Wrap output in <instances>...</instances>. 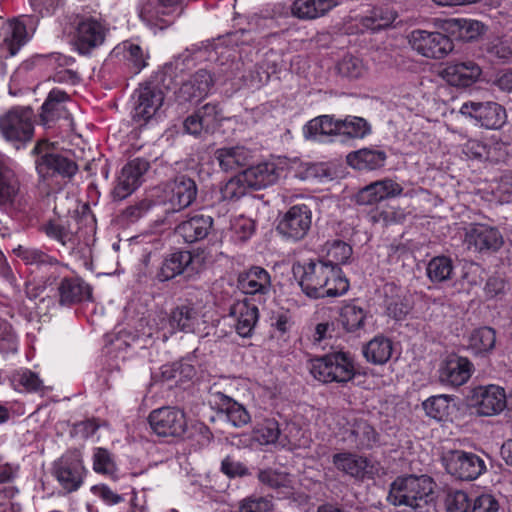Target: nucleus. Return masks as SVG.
<instances>
[{
  "label": "nucleus",
  "mask_w": 512,
  "mask_h": 512,
  "mask_svg": "<svg viewBox=\"0 0 512 512\" xmlns=\"http://www.w3.org/2000/svg\"><path fill=\"white\" fill-rule=\"evenodd\" d=\"M292 272L301 290L309 298H334L345 294L349 289V281L343 275L342 269L322 259L294 263Z\"/></svg>",
  "instance_id": "f257e3e1"
},
{
  "label": "nucleus",
  "mask_w": 512,
  "mask_h": 512,
  "mask_svg": "<svg viewBox=\"0 0 512 512\" xmlns=\"http://www.w3.org/2000/svg\"><path fill=\"white\" fill-rule=\"evenodd\" d=\"M434 486L433 479L427 475L398 476L390 484L387 501L393 506L424 512L434 500Z\"/></svg>",
  "instance_id": "f03ea898"
},
{
  "label": "nucleus",
  "mask_w": 512,
  "mask_h": 512,
  "mask_svg": "<svg viewBox=\"0 0 512 512\" xmlns=\"http://www.w3.org/2000/svg\"><path fill=\"white\" fill-rule=\"evenodd\" d=\"M310 372L323 383L345 384L354 379L356 368L351 353L334 351L313 359Z\"/></svg>",
  "instance_id": "7ed1b4c3"
},
{
  "label": "nucleus",
  "mask_w": 512,
  "mask_h": 512,
  "mask_svg": "<svg viewBox=\"0 0 512 512\" xmlns=\"http://www.w3.org/2000/svg\"><path fill=\"white\" fill-rule=\"evenodd\" d=\"M108 28L99 19L92 16L76 15L69 25L68 34L74 49L88 56L100 47L107 36Z\"/></svg>",
  "instance_id": "20e7f679"
},
{
  "label": "nucleus",
  "mask_w": 512,
  "mask_h": 512,
  "mask_svg": "<svg viewBox=\"0 0 512 512\" xmlns=\"http://www.w3.org/2000/svg\"><path fill=\"white\" fill-rule=\"evenodd\" d=\"M32 153L36 155V171L43 181L58 176L71 179L78 171V165L74 160L53 151L47 141H39Z\"/></svg>",
  "instance_id": "39448f33"
},
{
  "label": "nucleus",
  "mask_w": 512,
  "mask_h": 512,
  "mask_svg": "<svg viewBox=\"0 0 512 512\" xmlns=\"http://www.w3.org/2000/svg\"><path fill=\"white\" fill-rule=\"evenodd\" d=\"M52 474L59 485L67 493L77 491L83 484L87 474L80 450H67L52 465Z\"/></svg>",
  "instance_id": "423d86ee"
},
{
  "label": "nucleus",
  "mask_w": 512,
  "mask_h": 512,
  "mask_svg": "<svg viewBox=\"0 0 512 512\" xmlns=\"http://www.w3.org/2000/svg\"><path fill=\"white\" fill-rule=\"evenodd\" d=\"M201 273L198 259L187 250H177L166 255L156 273V279L166 282L181 276L185 281H196Z\"/></svg>",
  "instance_id": "0eeeda50"
},
{
  "label": "nucleus",
  "mask_w": 512,
  "mask_h": 512,
  "mask_svg": "<svg viewBox=\"0 0 512 512\" xmlns=\"http://www.w3.org/2000/svg\"><path fill=\"white\" fill-rule=\"evenodd\" d=\"M133 98V121L137 123H147L150 119L158 115L164 104L165 94L158 83L144 82L135 90Z\"/></svg>",
  "instance_id": "6e6552de"
},
{
  "label": "nucleus",
  "mask_w": 512,
  "mask_h": 512,
  "mask_svg": "<svg viewBox=\"0 0 512 512\" xmlns=\"http://www.w3.org/2000/svg\"><path fill=\"white\" fill-rule=\"evenodd\" d=\"M152 431L159 437L183 439L187 432V420L183 410L176 407H161L148 416Z\"/></svg>",
  "instance_id": "1a4fd4ad"
},
{
  "label": "nucleus",
  "mask_w": 512,
  "mask_h": 512,
  "mask_svg": "<svg viewBox=\"0 0 512 512\" xmlns=\"http://www.w3.org/2000/svg\"><path fill=\"white\" fill-rule=\"evenodd\" d=\"M215 83L210 71L199 69L184 81L175 92V104L180 112L205 98Z\"/></svg>",
  "instance_id": "9d476101"
},
{
  "label": "nucleus",
  "mask_w": 512,
  "mask_h": 512,
  "mask_svg": "<svg viewBox=\"0 0 512 512\" xmlns=\"http://www.w3.org/2000/svg\"><path fill=\"white\" fill-rule=\"evenodd\" d=\"M215 83L210 71L199 69L184 81L175 92V104L180 112L205 98Z\"/></svg>",
  "instance_id": "9b49d317"
},
{
  "label": "nucleus",
  "mask_w": 512,
  "mask_h": 512,
  "mask_svg": "<svg viewBox=\"0 0 512 512\" xmlns=\"http://www.w3.org/2000/svg\"><path fill=\"white\" fill-rule=\"evenodd\" d=\"M442 461L446 471L460 480H475L486 470L485 462L480 456L463 450L445 452Z\"/></svg>",
  "instance_id": "f8f14e48"
},
{
  "label": "nucleus",
  "mask_w": 512,
  "mask_h": 512,
  "mask_svg": "<svg viewBox=\"0 0 512 512\" xmlns=\"http://www.w3.org/2000/svg\"><path fill=\"white\" fill-rule=\"evenodd\" d=\"M464 244L469 250L490 255L504 244V239L496 227L483 223H470L464 228Z\"/></svg>",
  "instance_id": "ddd939ff"
},
{
  "label": "nucleus",
  "mask_w": 512,
  "mask_h": 512,
  "mask_svg": "<svg viewBox=\"0 0 512 512\" xmlns=\"http://www.w3.org/2000/svg\"><path fill=\"white\" fill-rule=\"evenodd\" d=\"M312 224V211L306 204H296L288 209L279 220L277 231L286 239L302 240Z\"/></svg>",
  "instance_id": "4468645a"
},
{
  "label": "nucleus",
  "mask_w": 512,
  "mask_h": 512,
  "mask_svg": "<svg viewBox=\"0 0 512 512\" xmlns=\"http://www.w3.org/2000/svg\"><path fill=\"white\" fill-rule=\"evenodd\" d=\"M409 42L412 48L424 57L442 59L453 50L452 40L441 32L414 30Z\"/></svg>",
  "instance_id": "2eb2a0df"
},
{
  "label": "nucleus",
  "mask_w": 512,
  "mask_h": 512,
  "mask_svg": "<svg viewBox=\"0 0 512 512\" xmlns=\"http://www.w3.org/2000/svg\"><path fill=\"white\" fill-rule=\"evenodd\" d=\"M183 0H148L140 9L139 16L148 26L164 29L180 14Z\"/></svg>",
  "instance_id": "dca6fc26"
},
{
  "label": "nucleus",
  "mask_w": 512,
  "mask_h": 512,
  "mask_svg": "<svg viewBox=\"0 0 512 512\" xmlns=\"http://www.w3.org/2000/svg\"><path fill=\"white\" fill-rule=\"evenodd\" d=\"M462 115L475 119L486 129H500L506 122L505 109L496 102L469 101L460 108Z\"/></svg>",
  "instance_id": "f3484780"
},
{
  "label": "nucleus",
  "mask_w": 512,
  "mask_h": 512,
  "mask_svg": "<svg viewBox=\"0 0 512 512\" xmlns=\"http://www.w3.org/2000/svg\"><path fill=\"white\" fill-rule=\"evenodd\" d=\"M0 132L11 142L30 141L34 127L30 110H12L0 118Z\"/></svg>",
  "instance_id": "a211bd4d"
},
{
  "label": "nucleus",
  "mask_w": 512,
  "mask_h": 512,
  "mask_svg": "<svg viewBox=\"0 0 512 512\" xmlns=\"http://www.w3.org/2000/svg\"><path fill=\"white\" fill-rule=\"evenodd\" d=\"M149 168L150 163L143 158H135L125 164L114 188V196L124 199L130 195L142 184L144 175Z\"/></svg>",
  "instance_id": "6ab92c4d"
},
{
  "label": "nucleus",
  "mask_w": 512,
  "mask_h": 512,
  "mask_svg": "<svg viewBox=\"0 0 512 512\" xmlns=\"http://www.w3.org/2000/svg\"><path fill=\"white\" fill-rule=\"evenodd\" d=\"M473 405L477 412L483 416H492L500 413L506 406V394L502 387L497 385L479 386L473 389Z\"/></svg>",
  "instance_id": "aec40b11"
},
{
  "label": "nucleus",
  "mask_w": 512,
  "mask_h": 512,
  "mask_svg": "<svg viewBox=\"0 0 512 512\" xmlns=\"http://www.w3.org/2000/svg\"><path fill=\"white\" fill-rule=\"evenodd\" d=\"M214 219L202 212L190 214L175 227V234L187 244H194L208 237L213 229Z\"/></svg>",
  "instance_id": "412c9836"
},
{
  "label": "nucleus",
  "mask_w": 512,
  "mask_h": 512,
  "mask_svg": "<svg viewBox=\"0 0 512 512\" xmlns=\"http://www.w3.org/2000/svg\"><path fill=\"white\" fill-rule=\"evenodd\" d=\"M167 200L171 206V212L181 211L195 201L198 189L195 181L187 175L176 176L167 185Z\"/></svg>",
  "instance_id": "4be33fe9"
},
{
  "label": "nucleus",
  "mask_w": 512,
  "mask_h": 512,
  "mask_svg": "<svg viewBox=\"0 0 512 512\" xmlns=\"http://www.w3.org/2000/svg\"><path fill=\"white\" fill-rule=\"evenodd\" d=\"M229 316L234 319V328L240 337H252L259 319V309L255 304L247 298L239 300L230 306Z\"/></svg>",
  "instance_id": "5701e85b"
},
{
  "label": "nucleus",
  "mask_w": 512,
  "mask_h": 512,
  "mask_svg": "<svg viewBox=\"0 0 512 512\" xmlns=\"http://www.w3.org/2000/svg\"><path fill=\"white\" fill-rule=\"evenodd\" d=\"M237 286L246 295L265 296L272 289L271 276L263 267L252 266L238 275Z\"/></svg>",
  "instance_id": "b1692460"
},
{
  "label": "nucleus",
  "mask_w": 512,
  "mask_h": 512,
  "mask_svg": "<svg viewBox=\"0 0 512 512\" xmlns=\"http://www.w3.org/2000/svg\"><path fill=\"white\" fill-rule=\"evenodd\" d=\"M71 100L70 95L65 91L54 88L41 106L39 122L44 127H52L60 118H66L68 111L66 103Z\"/></svg>",
  "instance_id": "393cba45"
},
{
  "label": "nucleus",
  "mask_w": 512,
  "mask_h": 512,
  "mask_svg": "<svg viewBox=\"0 0 512 512\" xmlns=\"http://www.w3.org/2000/svg\"><path fill=\"white\" fill-rule=\"evenodd\" d=\"M57 295L61 306H72L90 300L92 288L80 277H64L58 284Z\"/></svg>",
  "instance_id": "a878e982"
},
{
  "label": "nucleus",
  "mask_w": 512,
  "mask_h": 512,
  "mask_svg": "<svg viewBox=\"0 0 512 512\" xmlns=\"http://www.w3.org/2000/svg\"><path fill=\"white\" fill-rule=\"evenodd\" d=\"M473 364L465 357H449L439 369V381L444 385L458 387L471 377Z\"/></svg>",
  "instance_id": "bb28decb"
},
{
  "label": "nucleus",
  "mask_w": 512,
  "mask_h": 512,
  "mask_svg": "<svg viewBox=\"0 0 512 512\" xmlns=\"http://www.w3.org/2000/svg\"><path fill=\"white\" fill-rule=\"evenodd\" d=\"M402 186L390 178H385L370 183L357 194V202L360 205H372L382 200L401 195Z\"/></svg>",
  "instance_id": "cd10ccee"
},
{
  "label": "nucleus",
  "mask_w": 512,
  "mask_h": 512,
  "mask_svg": "<svg viewBox=\"0 0 512 512\" xmlns=\"http://www.w3.org/2000/svg\"><path fill=\"white\" fill-rule=\"evenodd\" d=\"M481 67L472 60L449 63L442 72V77L452 86L469 87L480 78Z\"/></svg>",
  "instance_id": "c85d7f7f"
},
{
  "label": "nucleus",
  "mask_w": 512,
  "mask_h": 512,
  "mask_svg": "<svg viewBox=\"0 0 512 512\" xmlns=\"http://www.w3.org/2000/svg\"><path fill=\"white\" fill-rule=\"evenodd\" d=\"M42 229L49 238L66 247L71 254H81L80 257H85L83 251H89L86 245L80 246L77 234L63 221L50 220L43 225Z\"/></svg>",
  "instance_id": "c756f323"
},
{
  "label": "nucleus",
  "mask_w": 512,
  "mask_h": 512,
  "mask_svg": "<svg viewBox=\"0 0 512 512\" xmlns=\"http://www.w3.org/2000/svg\"><path fill=\"white\" fill-rule=\"evenodd\" d=\"M280 172L281 169L275 163L264 162L246 168L241 174L249 188L259 190L274 184L278 180Z\"/></svg>",
  "instance_id": "7c9ffc66"
},
{
  "label": "nucleus",
  "mask_w": 512,
  "mask_h": 512,
  "mask_svg": "<svg viewBox=\"0 0 512 512\" xmlns=\"http://www.w3.org/2000/svg\"><path fill=\"white\" fill-rule=\"evenodd\" d=\"M212 402L220 413L225 414L228 422L236 428H241L251 421L247 409L222 392L213 393Z\"/></svg>",
  "instance_id": "2f4dec72"
},
{
  "label": "nucleus",
  "mask_w": 512,
  "mask_h": 512,
  "mask_svg": "<svg viewBox=\"0 0 512 512\" xmlns=\"http://www.w3.org/2000/svg\"><path fill=\"white\" fill-rule=\"evenodd\" d=\"M332 462L337 470L356 479H364L372 475V466L366 457L342 452L334 454Z\"/></svg>",
  "instance_id": "473e14b6"
},
{
  "label": "nucleus",
  "mask_w": 512,
  "mask_h": 512,
  "mask_svg": "<svg viewBox=\"0 0 512 512\" xmlns=\"http://www.w3.org/2000/svg\"><path fill=\"white\" fill-rule=\"evenodd\" d=\"M251 158V151L244 146L223 147L215 151V159L224 172H235L248 166Z\"/></svg>",
  "instance_id": "72a5a7b5"
},
{
  "label": "nucleus",
  "mask_w": 512,
  "mask_h": 512,
  "mask_svg": "<svg viewBox=\"0 0 512 512\" xmlns=\"http://www.w3.org/2000/svg\"><path fill=\"white\" fill-rule=\"evenodd\" d=\"M340 119L332 115H321L308 121L303 127L304 137L308 140L325 141L332 136H339Z\"/></svg>",
  "instance_id": "f704fd0d"
},
{
  "label": "nucleus",
  "mask_w": 512,
  "mask_h": 512,
  "mask_svg": "<svg viewBox=\"0 0 512 512\" xmlns=\"http://www.w3.org/2000/svg\"><path fill=\"white\" fill-rule=\"evenodd\" d=\"M20 197V181L15 172L0 165V208H12Z\"/></svg>",
  "instance_id": "c9c22d12"
},
{
  "label": "nucleus",
  "mask_w": 512,
  "mask_h": 512,
  "mask_svg": "<svg viewBox=\"0 0 512 512\" xmlns=\"http://www.w3.org/2000/svg\"><path fill=\"white\" fill-rule=\"evenodd\" d=\"M199 310L191 303L175 307L169 317L171 328L185 333H193L199 325Z\"/></svg>",
  "instance_id": "e433bc0d"
},
{
  "label": "nucleus",
  "mask_w": 512,
  "mask_h": 512,
  "mask_svg": "<svg viewBox=\"0 0 512 512\" xmlns=\"http://www.w3.org/2000/svg\"><path fill=\"white\" fill-rule=\"evenodd\" d=\"M386 152L379 149L363 148L347 155V163L358 170H375L384 166Z\"/></svg>",
  "instance_id": "4c0bfd02"
},
{
  "label": "nucleus",
  "mask_w": 512,
  "mask_h": 512,
  "mask_svg": "<svg viewBox=\"0 0 512 512\" xmlns=\"http://www.w3.org/2000/svg\"><path fill=\"white\" fill-rule=\"evenodd\" d=\"M347 440L358 449H371L379 442V434L366 420H355L347 430Z\"/></svg>",
  "instance_id": "58836bf2"
},
{
  "label": "nucleus",
  "mask_w": 512,
  "mask_h": 512,
  "mask_svg": "<svg viewBox=\"0 0 512 512\" xmlns=\"http://www.w3.org/2000/svg\"><path fill=\"white\" fill-rule=\"evenodd\" d=\"M362 351L369 363L383 365L392 356L393 342L383 335H378L365 344Z\"/></svg>",
  "instance_id": "ea45409f"
},
{
  "label": "nucleus",
  "mask_w": 512,
  "mask_h": 512,
  "mask_svg": "<svg viewBox=\"0 0 512 512\" xmlns=\"http://www.w3.org/2000/svg\"><path fill=\"white\" fill-rule=\"evenodd\" d=\"M496 344L495 329L483 326L474 329L468 337V349L475 355L486 356L490 354Z\"/></svg>",
  "instance_id": "a19ab883"
},
{
  "label": "nucleus",
  "mask_w": 512,
  "mask_h": 512,
  "mask_svg": "<svg viewBox=\"0 0 512 512\" xmlns=\"http://www.w3.org/2000/svg\"><path fill=\"white\" fill-rule=\"evenodd\" d=\"M335 5V0H295L292 14L299 19H315L326 14Z\"/></svg>",
  "instance_id": "79ce46f5"
},
{
  "label": "nucleus",
  "mask_w": 512,
  "mask_h": 512,
  "mask_svg": "<svg viewBox=\"0 0 512 512\" xmlns=\"http://www.w3.org/2000/svg\"><path fill=\"white\" fill-rule=\"evenodd\" d=\"M195 375L194 365L185 360L165 364L160 368L161 380L172 381L176 385L192 380Z\"/></svg>",
  "instance_id": "37998d69"
},
{
  "label": "nucleus",
  "mask_w": 512,
  "mask_h": 512,
  "mask_svg": "<svg viewBox=\"0 0 512 512\" xmlns=\"http://www.w3.org/2000/svg\"><path fill=\"white\" fill-rule=\"evenodd\" d=\"M396 17V12L389 7H374L368 15L361 19V23L363 27L376 32L390 27Z\"/></svg>",
  "instance_id": "c03bdc74"
},
{
  "label": "nucleus",
  "mask_w": 512,
  "mask_h": 512,
  "mask_svg": "<svg viewBox=\"0 0 512 512\" xmlns=\"http://www.w3.org/2000/svg\"><path fill=\"white\" fill-rule=\"evenodd\" d=\"M13 252L26 265H34L38 268H41L44 266H52L59 264L56 258L34 247L19 245L18 247L13 249Z\"/></svg>",
  "instance_id": "a18cd8bd"
},
{
  "label": "nucleus",
  "mask_w": 512,
  "mask_h": 512,
  "mask_svg": "<svg viewBox=\"0 0 512 512\" xmlns=\"http://www.w3.org/2000/svg\"><path fill=\"white\" fill-rule=\"evenodd\" d=\"M453 270V261L447 256L433 257L426 268L427 276L433 283H442L450 280Z\"/></svg>",
  "instance_id": "49530a36"
},
{
  "label": "nucleus",
  "mask_w": 512,
  "mask_h": 512,
  "mask_svg": "<svg viewBox=\"0 0 512 512\" xmlns=\"http://www.w3.org/2000/svg\"><path fill=\"white\" fill-rule=\"evenodd\" d=\"M371 133V125L362 117L348 115L340 119L339 136L349 139H361Z\"/></svg>",
  "instance_id": "de8ad7c7"
},
{
  "label": "nucleus",
  "mask_w": 512,
  "mask_h": 512,
  "mask_svg": "<svg viewBox=\"0 0 512 512\" xmlns=\"http://www.w3.org/2000/svg\"><path fill=\"white\" fill-rule=\"evenodd\" d=\"M10 383L12 387L19 392H38L43 388V383L39 376L28 369L12 373Z\"/></svg>",
  "instance_id": "09e8293b"
},
{
  "label": "nucleus",
  "mask_w": 512,
  "mask_h": 512,
  "mask_svg": "<svg viewBox=\"0 0 512 512\" xmlns=\"http://www.w3.org/2000/svg\"><path fill=\"white\" fill-rule=\"evenodd\" d=\"M254 438L261 445L274 444L277 441L284 444L285 439H281L279 423L275 419H264L258 423L254 430Z\"/></svg>",
  "instance_id": "8fccbe9b"
},
{
  "label": "nucleus",
  "mask_w": 512,
  "mask_h": 512,
  "mask_svg": "<svg viewBox=\"0 0 512 512\" xmlns=\"http://www.w3.org/2000/svg\"><path fill=\"white\" fill-rule=\"evenodd\" d=\"M326 256L324 262L340 267L346 264L352 256V247L344 241L333 240L325 244Z\"/></svg>",
  "instance_id": "3c124183"
},
{
  "label": "nucleus",
  "mask_w": 512,
  "mask_h": 512,
  "mask_svg": "<svg viewBox=\"0 0 512 512\" xmlns=\"http://www.w3.org/2000/svg\"><path fill=\"white\" fill-rule=\"evenodd\" d=\"M258 479L262 484L271 489L283 490V494H288L289 490L292 488V481L288 473L271 468L260 470Z\"/></svg>",
  "instance_id": "603ef678"
},
{
  "label": "nucleus",
  "mask_w": 512,
  "mask_h": 512,
  "mask_svg": "<svg viewBox=\"0 0 512 512\" xmlns=\"http://www.w3.org/2000/svg\"><path fill=\"white\" fill-rule=\"evenodd\" d=\"M366 315L362 308L346 305L340 313V322L347 332H355L364 327Z\"/></svg>",
  "instance_id": "864d4df0"
},
{
  "label": "nucleus",
  "mask_w": 512,
  "mask_h": 512,
  "mask_svg": "<svg viewBox=\"0 0 512 512\" xmlns=\"http://www.w3.org/2000/svg\"><path fill=\"white\" fill-rule=\"evenodd\" d=\"M93 470L98 474L114 475L117 471V466L113 454L106 448H95L93 453Z\"/></svg>",
  "instance_id": "5fc2aeb1"
},
{
  "label": "nucleus",
  "mask_w": 512,
  "mask_h": 512,
  "mask_svg": "<svg viewBox=\"0 0 512 512\" xmlns=\"http://www.w3.org/2000/svg\"><path fill=\"white\" fill-rule=\"evenodd\" d=\"M484 50L493 59L507 61L512 58V38H493L485 44Z\"/></svg>",
  "instance_id": "6e6d98bb"
},
{
  "label": "nucleus",
  "mask_w": 512,
  "mask_h": 512,
  "mask_svg": "<svg viewBox=\"0 0 512 512\" xmlns=\"http://www.w3.org/2000/svg\"><path fill=\"white\" fill-rule=\"evenodd\" d=\"M450 400L448 395L431 396L423 402L422 406L429 417L441 421L448 416Z\"/></svg>",
  "instance_id": "4d7b16f0"
},
{
  "label": "nucleus",
  "mask_w": 512,
  "mask_h": 512,
  "mask_svg": "<svg viewBox=\"0 0 512 512\" xmlns=\"http://www.w3.org/2000/svg\"><path fill=\"white\" fill-rule=\"evenodd\" d=\"M26 27L21 22H12L7 27L4 39L5 45L11 56H14L25 43Z\"/></svg>",
  "instance_id": "13d9d810"
},
{
  "label": "nucleus",
  "mask_w": 512,
  "mask_h": 512,
  "mask_svg": "<svg viewBox=\"0 0 512 512\" xmlns=\"http://www.w3.org/2000/svg\"><path fill=\"white\" fill-rule=\"evenodd\" d=\"M337 70L344 77L357 79L364 75L366 68L358 57L345 55L337 64Z\"/></svg>",
  "instance_id": "bf43d9fd"
},
{
  "label": "nucleus",
  "mask_w": 512,
  "mask_h": 512,
  "mask_svg": "<svg viewBox=\"0 0 512 512\" xmlns=\"http://www.w3.org/2000/svg\"><path fill=\"white\" fill-rule=\"evenodd\" d=\"M248 185L242 179V174L231 178L221 189V196L223 200L236 201L247 193Z\"/></svg>",
  "instance_id": "052dcab7"
},
{
  "label": "nucleus",
  "mask_w": 512,
  "mask_h": 512,
  "mask_svg": "<svg viewBox=\"0 0 512 512\" xmlns=\"http://www.w3.org/2000/svg\"><path fill=\"white\" fill-rule=\"evenodd\" d=\"M255 228V221L243 215L235 217L231 223L236 240L241 242L247 241L254 234Z\"/></svg>",
  "instance_id": "680f3d73"
},
{
  "label": "nucleus",
  "mask_w": 512,
  "mask_h": 512,
  "mask_svg": "<svg viewBox=\"0 0 512 512\" xmlns=\"http://www.w3.org/2000/svg\"><path fill=\"white\" fill-rule=\"evenodd\" d=\"M385 306L388 316L395 320H402L410 311L409 303L400 295H386Z\"/></svg>",
  "instance_id": "e2e57ef3"
},
{
  "label": "nucleus",
  "mask_w": 512,
  "mask_h": 512,
  "mask_svg": "<svg viewBox=\"0 0 512 512\" xmlns=\"http://www.w3.org/2000/svg\"><path fill=\"white\" fill-rule=\"evenodd\" d=\"M445 505L447 512H469L470 501L467 493L455 490L448 492Z\"/></svg>",
  "instance_id": "0e129e2a"
},
{
  "label": "nucleus",
  "mask_w": 512,
  "mask_h": 512,
  "mask_svg": "<svg viewBox=\"0 0 512 512\" xmlns=\"http://www.w3.org/2000/svg\"><path fill=\"white\" fill-rule=\"evenodd\" d=\"M457 23L460 28L461 37L467 41L477 39L486 30L485 25L477 20L459 19Z\"/></svg>",
  "instance_id": "69168bd1"
},
{
  "label": "nucleus",
  "mask_w": 512,
  "mask_h": 512,
  "mask_svg": "<svg viewBox=\"0 0 512 512\" xmlns=\"http://www.w3.org/2000/svg\"><path fill=\"white\" fill-rule=\"evenodd\" d=\"M200 119L206 125V129L212 131L221 119V109L218 104L207 103L195 111Z\"/></svg>",
  "instance_id": "338daca9"
},
{
  "label": "nucleus",
  "mask_w": 512,
  "mask_h": 512,
  "mask_svg": "<svg viewBox=\"0 0 512 512\" xmlns=\"http://www.w3.org/2000/svg\"><path fill=\"white\" fill-rule=\"evenodd\" d=\"M220 470L229 478L244 477L250 474L249 469L233 456H226L222 462Z\"/></svg>",
  "instance_id": "774afa93"
}]
</instances>
